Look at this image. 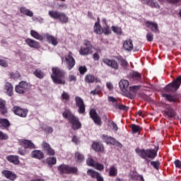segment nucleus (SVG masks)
Masks as SVG:
<instances>
[{
	"label": "nucleus",
	"instance_id": "5fc2aeb1",
	"mask_svg": "<svg viewBox=\"0 0 181 181\" xmlns=\"http://www.w3.org/2000/svg\"><path fill=\"white\" fill-rule=\"evenodd\" d=\"M28 8L25 6H21L19 8V11L21 12V13H22V15H25L26 13V12H28Z\"/></svg>",
	"mask_w": 181,
	"mask_h": 181
},
{
	"label": "nucleus",
	"instance_id": "4468645a",
	"mask_svg": "<svg viewBox=\"0 0 181 181\" xmlns=\"http://www.w3.org/2000/svg\"><path fill=\"white\" fill-rule=\"evenodd\" d=\"M90 115L91 118L93 119L95 124H96V125H101V118L98 117V115H97V112H95V110H90Z\"/></svg>",
	"mask_w": 181,
	"mask_h": 181
},
{
	"label": "nucleus",
	"instance_id": "de8ad7c7",
	"mask_svg": "<svg viewBox=\"0 0 181 181\" xmlns=\"http://www.w3.org/2000/svg\"><path fill=\"white\" fill-rule=\"evenodd\" d=\"M75 156H76V158H77V159L79 162L84 160V156H83L80 153H76Z\"/></svg>",
	"mask_w": 181,
	"mask_h": 181
},
{
	"label": "nucleus",
	"instance_id": "7c9ffc66",
	"mask_svg": "<svg viewBox=\"0 0 181 181\" xmlns=\"http://www.w3.org/2000/svg\"><path fill=\"white\" fill-rule=\"evenodd\" d=\"M164 115H168L169 118H175L176 113L173 109H169L168 111L164 112Z\"/></svg>",
	"mask_w": 181,
	"mask_h": 181
},
{
	"label": "nucleus",
	"instance_id": "e2e57ef3",
	"mask_svg": "<svg viewBox=\"0 0 181 181\" xmlns=\"http://www.w3.org/2000/svg\"><path fill=\"white\" fill-rule=\"evenodd\" d=\"M111 125L112 126V129L115 131H118V126H117V124H115L114 122H112Z\"/></svg>",
	"mask_w": 181,
	"mask_h": 181
},
{
	"label": "nucleus",
	"instance_id": "37998d69",
	"mask_svg": "<svg viewBox=\"0 0 181 181\" xmlns=\"http://www.w3.org/2000/svg\"><path fill=\"white\" fill-rule=\"evenodd\" d=\"M62 100L65 102L69 101V100H70V95H69L67 93L63 92L62 94Z\"/></svg>",
	"mask_w": 181,
	"mask_h": 181
},
{
	"label": "nucleus",
	"instance_id": "cd10ccee",
	"mask_svg": "<svg viewBox=\"0 0 181 181\" xmlns=\"http://www.w3.org/2000/svg\"><path fill=\"white\" fill-rule=\"evenodd\" d=\"M138 90H139V86H131L129 88V92L130 93L133 94V95H128L129 98H134V97H135V94L136 93V91H138Z\"/></svg>",
	"mask_w": 181,
	"mask_h": 181
},
{
	"label": "nucleus",
	"instance_id": "052dcab7",
	"mask_svg": "<svg viewBox=\"0 0 181 181\" xmlns=\"http://www.w3.org/2000/svg\"><path fill=\"white\" fill-rule=\"evenodd\" d=\"M25 16H29V18H33V13L30 10H28L26 13L24 14Z\"/></svg>",
	"mask_w": 181,
	"mask_h": 181
},
{
	"label": "nucleus",
	"instance_id": "f8f14e48",
	"mask_svg": "<svg viewBox=\"0 0 181 181\" xmlns=\"http://www.w3.org/2000/svg\"><path fill=\"white\" fill-rule=\"evenodd\" d=\"M19 144L21 146H23L25 149H35V144L30 140L20 139Z\"/></svg>",
	"mask_w": 181,
	"mask_h": 181
},
{
	"label": "nucleus",
	"instance_id": "4c0bfd02",
	"mask_svg": "<svg viewBox=\"0 0 181 181\" xmlns=\"http://www.w3.org/2000/svg\"><path fill=\"white\" fill-rule=\"evenodd\" d=\"M117 173L118 170H117V168H115V166H112L109 172L110 176H117Z\"/></svg>",
	"mask_w": 181,
	"mask_h": 181
},
{
	"label": "nucleus",
	"instance_id": "a211bd4d",
	"mask_svg": "<svg viewBox=\"0 0 181 181\" xmlns=\"http://www.w3.org/2000/svg\"><path fill=\"white\" fill-rule=\"evenodd\" d=\"M94 32L98 35H103L104 33V28L100 25V18H98V22L95 23Z\"/></svg>",
	"mask_w": 181,
	"mask_h": 181
},
{
	"label": "nucleus",
	"instance_id": "e433bc0d",
	"mask_svg": "<svg viewBox=\"0 0 181 181\" xmlns=\"http://www.w3.org/2000/svg\"><path fill=\"white\" fill-rule=\"evenodd\" d=\"M132 131L134 132V134H136V132H141V127L136 125V124H132L131 125Z\"/></svg>",
	"mask_w": 181,
	"mask_h": 181
},
{
	"label": "nucleus",
	"instance_id": "3c124183",
	"mask_svg": "<svg viewBox=\"0 0 181 181\" xmlns=\"http://www.w3.org/2000/svg\"><path fill=\"white\" fill-rule=\"evenodd\" d=\"M8 134L2 132H0V140L1 141H4V140H6L8 139Z\"/></svg>",
	"mask_w": 181,
	"mask_h": 181
},
{
	"label": "nucleus",
	"instance_id": "58836bf2",
	"mask_svg": "<svg viewBox=\"0 0 181 181\" xmlns=\"http://www.w3.org/2000/svg\"><path fill=\"white\" fill-rule=\"evenodd\" d=\"M132 179H135L136 180L145 181L144 177L142 175H139L137 173H134L132 175Z\"/></svg>",
	"mask_w": 181,
	"mask_h": 181
},
{
	"label": "nucleus",
	"instance_id": "bf43d9fd",
	"mask_svg": "<svg viewBox=\"0 0 181 181\" xmlns=\"http://www.w3.org/2000/svg\"><path fill=\"white\" fill-rule=\"evenodd\" d=\"M174 163L176 168L181 169V161L180 160H175Z\"/></svg>",
	"mask_w": 181,
	"mask_h": 181
},
{
	"label": "nucleus",
	"instance_id": "dca6fc26",
	"mask_svg": "<svg viewBox=\"0 0 181 181\" xmlns=\"http://www.w3.org/2000/svg\"><path fill=\"white\" fill-rule=\"evenodd\" d=\"M4 91L7 95H9V97H12L13 94V86L11 84V83L7 82L6 83V85L4 86Z\"/></svg>",
	"mask_w": 181,
	"mask_h": 181
},
{
	"label": "nucleus",
	"instance_id": "0eeeda50",
	"mask_svg": "<svg viewBox=\"0 0 181 181\" xmlns=\"http://www.w3.org/2000/svg\"><path fill=\"white\" fill-rule=\"evenodd\" d=\"M75 103L76 107L78 108V112L79 114H84L86 112V104H84V100L78 96L75 98Z\"/></svg>",
	"mask_w": 181,
	"mask_h": 181
},
{
	"label": "nucleus",
	"instance_id": "f3484780",
	"mask_svg": "<svg viewBox=\"0 0 181 181\" xmlns=\"http://www.w3.org/2000/svg\"><path fill=\"white\" fill-rule=\"evenodd\" d=\"M123 49H124V50H127V52H131V50L134 49V44L132 40H126L125 41H124Z\"/></svg>",
	"mask_w": 181,
	"mask_h": 181
},
{
	"label": "nucleus",
	"instance_id": "5701e85b",
	"mask_svg": "<svg viewBox=\"0 0 181 181\" xmlns=\"http://www.w3.org/2000/svg\"><path fill=\"white\" fill-rule=\"evenodd\" d=\"M92 148L94 149V151H96V152H104V146L100 143H93L92 144Z\"/></svg>",
	"mask_w": 181,
	"mask_h": 181
},
{
	"label": "nucleus",
	"instance_id": "423d86ee",
	"mask_svg": "<svg viewBox=\"0 0 181 181\" xmlns=\"http://www.w3.org/2000/svg\"><path fill=\"white\" fill-rule=\"evenodd\" d=\"M29 90V84L25 81H21L18 85L16 86L15 90L18 94H25Z\"/></svg>",
	"mask_w": 181,
	"mask_h": 181
},
{
	"label": "nucleus",
	"instance_id": "f704fd0d",
	"mask_svg": "<svg viewBox=\"0 0 181 181\" xmlns=\"http://www.w3.org/2000/svg\"><path fill=\"white\" fill-rule=\"evenodd\" d=\"M34 74H35V76L37 77V78H43V77H45V74H43V72L40 69H36L34 71Z\"/></svg>",
	"mask_w": 181,
	"mask_h": 181
},
{
	"label": "nucleus",
	"instance_id": "c85d7f7f",
	"mask_svg": "<svg viewBox=\"0 0 181 181\" xmlns=\"http://www.w3.org/2000/svg\"><path fill=\"white\" fill-rule=\"evenodd\" d=\"M47 40L48 43L52 44L53 46H57V43H59V42L57 41V38H56L52 35H47Z\"/></svg>",
	"mask_w": 181,
	"mask_h": 181
},
{
	"label": "nucleus",
	"instance_id": "603ef678",
	"mask_svg": "<svg viewBox=\"0 0 181 181\" xmlns=\"http://www.w3.org/2000/svg\"><path fill=\"white\" fill-rule=\"evenodd\" d=\"M151 165L155 168V169H159V165H160V163L159 161H151Z\"/></svg>",
	"mask_w": 181,
	"mask_h": 181
},
{
	"label": "nucleus",
	"instance_id": "864d4df0",
	"mask_svg": "<svg viewBox=\"0 0 181 181\" xmlns=\"http://www.w3.org/2000/svg\"><path fill=\"white\" fill-rule=\"evenodd\" d=\"M0 66L1 67H8V62L5 59H0Z\"/></svg>",
	"mask_w": 181,
	"mask_h": 181
},
{
	"label": "nucleus",
	"instance_id": "ddd939ff",
	"mask_svg": "<svg viewBox=\"0 0 181 181\" xmlns=\"http://www.w3.org/2000/svg\"><path fill=\"white\" fill-rule=\"evenodd\" d=\"M88 176L93 177V179H97V181H104V178L100 175V173L94 171V170L89 169L87 171Z\"/></svg>",
	"mask_w": 181,
	"mask_h": 181
},
{
	"label": "nucleus",
	"instance_id": "9d476101",
	"mask_svg": "<svg viewBox=\"0 0 181 181\" xmlns=\"http://www.w3.org/2000/svg\"><path fill=\"white\" fill-rule=\"evenodd\" d=\"M104 64L108 67H111V69H114V70H118L119 69V64L115 59H110L108 58H104L103 59Z\"/></svg>",
	"mask_w": 181,
	"mask_h": 181
},
{
	"label": "nucleus",
	"instance_id": "a878e982",
	"mask_svg": "<svg viewBox=\"0 0 181 181\" xmlns=\"http://www.w3.org/2000/svg\"><path fill=\"white\" fill-rule=\"evenodd\" d=\"M146 26L151 29L152 32H158V24L153 22H146Z\"/></svg>",
	"mask_w": 181,
	"mask_h": 181
},
{
	"label": "nucleus",
	"instance_id": "09e8293b",
	"mask_svg": "<svg viewBox=\"0 0 181 181\" xmlns=\"http://www.w3.org/2000/svg\"><path fill=\"white\" fill-rule=\"evenodd\" d=\"M93 168H95L97 170H103L104 169V165L100 163H95Z\"/></svg>",
	"mask_w": 181,
	"mask_h": 181
},
{
	"label": "nucleus",
	"instance_id": "2eb2a0df",
	"mask_svg": "<svg viewBox=\"0 0 181 181\" xmlns=\"http://www.w3.org/2000/svg\"><path fill=\"white\" fill-rule=\"evenodd\" d=\"M129 86V82L127 80H122L119 83V87L120 90L124 93V94H127L128 93V87Z\"/></svg>",
	"mask_w": 181,
	"mask_h": 181
},
{
	"label": "nucleus",
	"instance_id": "a18cd8bd",
	"mask_svg": "<svg viewBox=\"0 0 181 181\" xmlns=\"http://www.w3.org/2000/svg\"><path fill=\"white\" fill-rule=\"evenodd\" d=\"M86 163H87V165H88V166H93V168H94V165L95 164V161H94V160H93V158H91V157H89L86 160Z\"/></svg>",
	"mask_w": 181,
	"mask_h": 181
},
{
	"label": "nucleus",
	"instance_id": "412c9836",
	"mask_svg": "<svg viewBox=\"0 0 181 181\" xmlns=\"http://www.w3.org/2000/svg\"><path fill=\"white\" fill-rule=\"evenodd\" d=\"M2 175H4V176H5L6 179H9L10 180H12V181L16 179V175L9 170L2 171Z\"/></svg>",
	"mask_w": 181,
	"mask_h": 181
},
{
	"label": "nucleus",
	"instance_id": "bb28decb",
	"mask_svg": "<svg viewBox=\"0 0 181 181\" xmlns=\"http://www.w3.org/2000/svg\"><path fill=\"white\" fill-rule=\"evenodd\" d=\"M6 159L8 162H11V163H14V165L19 163V157H18V156H8L6 157Z\"/></svg>",
	"mask_w": 181,
	"mask_h": 181
},
{
	"label": "nucleus",
	"instance_id": "69168bd1",
	"mask_svg": "<svg viewBox=\"0 0 181 181\" xmlns=\"http://www.w3.org/2000/svg\"><path fill=\"white\" fill-rule=\"evenodd\" d=\"M94 60H100V56L98 55V54L95 53L93 56Z\"/></svg>",
	"mask_w": 181,
	"mask_h": 181
},
{
	"label": "nucleus",
	"instance_id": "9b49d317",
	"mask_svg": "<svg viewBox=\"0 0 181 181\" xmlns=\"http://www.w3.org/2000/svg\"><path fill=\"white\" fill-rule=\"evenodd\" d=\"M85 45L86 46V47L81 48V49L79 51L80 54H81L82 56H86L87 54H91V53H93V47L90 44V42H85Z\"/></svg>",
	"mask_w": 181,
	"mask_h": 181
},
{
	"label": "nucleus",
	"instance_id": "774afa93",
	"mask_svg": "<svg viewBox=\"0 0 181 181\" xmlns=\"http://www.w3.org/2000/svg\"><path fill=\"white\" fill-rule=\"evenodd\" d=\"M107 87L109 90H112V88H114V86H112V83H107Z\"/></svg>",
	"mask_w": 181,
	"mask_h": 181
},
{
	"label": "nucleus",
	"instance_id": "1a4fd4ad",
	"mask_svg": "<svg viewBox=\"0 0 181 181\" xmlns=\"http://www.w3.org/2000/svg\"><path fill=\"white\" fill-rule=\"evenodd\" d=\"M13 112H14V114H16V115L21 117L22 118H26L28 112H29L27 109L21 108L19 106H14L13 107Z\"/></svg>",
	"mask_w": 181,
	"mask_h": 181
},
{
	"label": "nucleus",
	"instance_id": "ea45409f",
	"mask_svg": "<svg viewBox=\"0 0 181 181\" xmlns=\"http://www.w3.org/2000/svg\"><path fill=\"white\" fill-rule=\"evenodd\" d=\"M163 97L166 98V100H168V101H170L173 103H175V101H176V98H175V96H172L170 95L163 94Z\"/></svg>",
	"mask_w": 181,
	"mask_h": 181
},
{
	"label": "nucleus",
	"instance_id": "aec40b11",
	"mask_svg": "<svg viewBox=\"0 0 181 181\" xmlns=\"http://www.w3.org/2000/svg\"><path fill=\"white\" fill-rule=\"evenodd\" d=\"M30 35L34 39H36L37 40H45V35H40L37 31H35L34 30H32L30 31Z\"/></svg>",
	"mask_w": 181,
	"mask_h": 181
},
{
	"label": "nucleus",
	"instance_id": "680f3d73",
	"mask_svg": "<svg viewBox=\"0 0 181 181\" xmlns=\"http://www.w3.org/2000/svg\"><path fill=\"white\" fill-rule=\"evenodd\" d=\"M119 110H123V111H128V107L123 105H119L118 106Z\"/></svg>",
	"mask_w": 181,
	"mask_h": 181
},
{
	"label": "nucleus",
	"instance_id": "c9c22d12",
	"mask_svg": "<svg viewBox=\"0 0 181 181\" xmlns=\"http://www.w3.org/2000/svg\"><path fill=\"white\" fill-rule=\"evenodd\" d=\"M47 163L49 166H53V165H56L57 160L54 157H50L47 159Z\"/></svg>",
	"mask_w": 181,
	"mask_h": 181
},
{
	"label": "nucleus",
	"instance_id": "c03bdc74",
	"mask_svg": "<svg viewBox=\"0 0 181 181\" xmlns=\"http://www.w3.org/2000/svg\"><path fill=\"white\" fill-rule=\"evenodd\" d=\"M119 63H120V65L124 69H127V67H128V62H127V60L124 59L123 58L119 59Z\"/></svg>",
	"mask_w": 181,
	"mask_h": 181
},
{
	"label": "nucleus",
	"instance_id": "2f4dec72",
	"mask_svg": "<svg viewBox=\"0 0 181 181\" xmlns=\"http://www.w3.org/2000/svg\"><path fill=\"white\" fill-rule=\"evenodd\" d=\"M49 15L51 18H53L54 19H59L60 13H59V11H49Z\"/></svg>",
	"mask_w": 181,
	"mask_h": 181
},
{
	"label": "nucleus",
	"instance_id": "4d7b16f0",
	"mask_svg": "<svg viewBox=\"0 0 181 181\" xmlns=\"http://www.w3.org/2000/svg\"><path fill=\"white\" fill-rule=\"evenodd\" d=\"M103 33H105V35H111V30H110V27L106 26L103 28Z\"/></svg>",
	"mask_w": 181,
	"mask_h": 181
},
{
	"label": "nucleus",
	"instance_id": "79ce46f5",
	"mask_svg": "<svg viewBox=\"0 0 181 181\" xmlns=\"http://www.w3.org/2000/svg\"><path fill=\"white\" fill-rule=\"evenodd\" d=\"M112 30L115 33H117V35H122V30L119 27L117 26H112Z\"/></svg>",
	"mask_w": 181,
	"mask_h": 181
},
{
	"label": "nucleus",
	"instance_id": "6ab92c4d",
	"mask_svg": "<svg viewBox=\"0 0 181 181\" xmlns=\"http://www.w3.org/2000/svg\"><path fill=\"white\" fill-rule=\"evenodd\" d=\"M25 43L30 47H33L34 49H37L39 47L40 45L39 42L35 40H32L30 38H27L25 40Z\"/></svg>",
	"mask_w": 181,
	"mask_h": 181
},
{
	"label": "nucleus",
	"instance_id": "a19ab883",
	"mask_svg": "<svg viewBox=\"0 0 181 181\" xmlns=\"http://www.w3.org/2000/svg\"><path fill=\"white\" fill-rule=\"evenodd\" d=\"M46 151L48 153V155H50L51 156H54V150L50 147V145L46 144Z\"/></svg>",
	"mask_w": 181,
	"mask_h": 181
},
{
	"label": "nucleus",
	"instance_id": "c756f323",
	"mask_svg": "<svg viewBox=\"0 0 181 181\" xmlns=\"http://www.w3.org/2000/svg\"><path fill=\"white\" fill-rule=\"evenodd\" d=\"M58 19L62 23H67V22H69V17L67 16H66V14L64 13H59Z\"/></svg>",
	"mask_w": 181,
	"mask_h": 181
},
{
	"label": "nucleus",
	"instance_id": "4be33fe9",
	"mask_svg": "<svg viewBox=\"0 0 181 181\" xmlns=\"http://www.w3.org/2000/svg\"><path fill=\"white\" fill-rule=\"evenodd\" d=\"M31 156L32 158H35V159H43V158H45L43 152L39 150L33 151L31 153Z\"/></svg>",
	"mask_w": 181,
	"mask_h": 181
},
{
	"label": "nucleus",
	"instance_id": "20e7f679",
	"mask_svg": "<svg viewBox=\"0 0 181 181\" xmlns=\"http://www.w3.org/2000/svg\"><path fill=\"white\" fill-rule=\"evenodd\" d=\"M58 170L62 173V175H64V173L69 174L71 173L72 175H77V172L78 170L76 167H70L67 165L62 164L58 167Z\"/></svg>",
	"mask_w": 181,
	"mask_h": 181
},
{
	"label": "nucleus",
	"instance_id": "f03ea898",
	"mask_svg": "<svg viewBox=\"0 0 181 181\" xmlns=\"http://www.w3.org/2000/svg\"><path fill=\"white\" fill-rule=\"evenodd\" d=\"M63 117L67 118L69 120L70 124H71L72 129H80L81 128V123L78 121V119L76 117L70 110H65L63 113Z\"/></svg>",
	"mask_w": 181,
	"mask_h": 181
},
{
	"label": "nucleus",
	"instance_id": "b1692460",
	"mask_svg": "<svg viewBox=\"0 0 181 181\" xmlns=\"http://www.w3.org/2000/svg\"><path fill=\"white\" fill-rule=\"evenodd\" d=\"M102 139L103 141H105V142H106L107 145H115V139L111 136L108 137V136L103 135Z\"/></svg>",
	"mask_w": 181,
	"mask_h": 181
},
{
	"label": "nucleus",
	"instance_id": "6e6d98bb",
	"mask_svg": "<svg viewBox=\"0 0 181 181\" xmlns=\"http://www.w3.org/2000/svg\"><path fill=\"white\" fill-rule=\"evenodd\" d=\"M146 39H147L148 42H152L153 40V34L148 33L146 35Z\"/></svg>",
	"mask_w": 181,
	"mask_h": 181
},
{
	"label": "nucleus",
	"instance_id": "0e129e2a",
	"mask_svg": "<svg viewBox=\"0 0 181 181\" xmlns=\"http://www.w3.org/2000/svg\"><path fill=\"white\" fill-rule=\"evenodd\" d=\"M76 76H74V75H69V81H76Z\"/></svg>",
	"mask_w": 181,
	"mask_h": 181
},
{
	"label": "nucleus",
	"instance_id": "49530a36",
	"mask_svg": "<svg viewBox=\"0 0 181 181\" xmlns=\"http://www.w3.org/2000/svg\"><path fill=\"white\" fill-rule=\"evenodd\" d=\"M132 77L133 78H136V80H139V78H141V74L138 73V72H132Z\"/></svg>",
	"mask_w": 181,
	"mask_h": 181
},
{
	"label": "nucleus",
	"instance_id": "338daca9",
	"mask_svg": "<svg viewBox=\"0 0 181 181\" xmlns=\"http://www.w3.org/2000/svg\"><path fill=\"white\" fill-rule=\"evenodd\" d=\"M72 142H74V144H77L78 142V139L76 136H74L72 138Z\"/></svg>",
	"mask_w": 181,
	"mask_h": 181
},
{
	"label": "nucleus",
	"instance_id": "13d9d810",
	"mask_svg": "<svg viewBox=\"0 0 181 181\" xmlns=\"http://www.w3.org/2000/svg\"><path fill=\"white\" fill-rule=\"evenodd\" d=\"M87 71V67L86 66H80L79 67V73L81 74H84Z\"/></svg>",
	"mask_w": 181,
	"mask_h": 181
},
{
	"label": "nucleus",
	"instance_id": "6e6552de",
	"mask_svg": "<svg viewBox=\"0 0 181 181\" xmlns=\"http://www.w3.org/2000/svg\"><path fill=\"white\" fill-rule=\"evenodd\" d=\"M65 60L69 70H71V69L76 66V60L73 57V53H71V52H69L68 54L65 56Z\"/></svg>",
	"mask_w": 181,
	"mask_h": 181
},
{
	"label": "nucleus",
	"instance_id": "8fccbe9b",
	"mask_svg": "<svg viewBox=\"0 0 181 181\" xmlns=\"http://www.w3.org/2000/svg\"><path fill=\"white\" fill-rule=\"evenodd\" d=\"M11 78H19L21 77V74L19 72H13L11 74Z\"/></svg>",
	"mask_w": 181,
	"mask_h": 181
},
{
	"label": "nucleus",
	"instance_id": "f257e3e1",
	"mask_svg": "<svg viewBox=\"0 0 181 181\" xmlns=\"http://www.w3.org/2000/svg\"><path fill=\"white\" fill-rule=\"evenodd\" d=\"M51 77L55 84H66V73L59 68H52V75Z\"/></svg>",
	"mask_w": 181,
	"mask_h": 181
},
{
	"label": "nucleus",
	"instance_id": "39448f33",
	"mask_svg": "<svg viewBox=\"0 0 181 181\" xmlns=\"http://www.w3.org/2000/svg\"><path fill=\"white\" fill-rule=\"evenodd\" d=\"M181 84V76H178L177 79L172 83H169L165 87L164 90L167 92L169 91H177L180 87Z\"/></svg>",
	"mask_w": 181,
	"mask_h": 181
},
{
	"label": "nucleus",
	"instance_id": "7ed1b4c3",
	"mask_svg": "<svg viewBox=\"0 0 181 181\" xmlns=\"http://www.w3.org/2000/svg\"><path fill=\"white\" fill-rule=\"evenodd\" d=\"M136 153L143 159H155L156 156L158 155V150H152V149H147V150H136Z\"/></svg>",
	"mask_w": 181,
	"mask_h": 181
},
{
	"label": "nucleus",
	"instance_id": "72a5a7b5",
	"mask_svg": "<svg viewBox=\"0 0 181 181\" xmlns=\"http://www.w3.org/2000/svg\"><path fill=\"white\" fill-rule=\"evenodd\" d=\"M0 110L2 114H6L8 112L6 108H5V102L2 99H0Z\"/></svg>",
	"mask_w": 181,
	"mask_h": 181
},
{
	"label": "nucleus",
	"instance_id": "473e14b6",
	"mask_svg": "<svg viewBox=\"0 0 181 181\" xmlns=\"http://www.w3.org/2000/svg\"><path fill=\"white\" fill-rule=\"evenodd\" d=\"M85 81L88 83H93L95 81V78L93 75H86L85 77Z\"/></svg>",
	"mask_w": 181,
	"mask_h": 181
},
{
	"label": "nucleus",
	"instance_id": "393cba45",
	"mask_svg": "<svg viewBox=\"0 0 181 181\" xmlns=\"http://www.w3.org/2000/svg\"><path fill=\"white\" fill-rule=\"evenodd\" d=\"M11 123L8 119L0 118V128L1 129H5V128L9 127Z\"/></svg>",
	"mask_w": 181,
	"mask_h": 181
}]
</instances>
